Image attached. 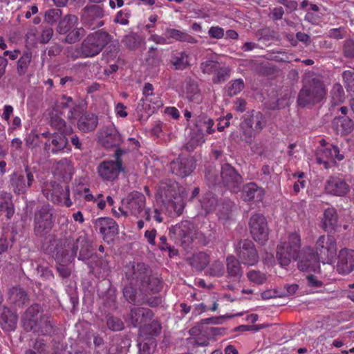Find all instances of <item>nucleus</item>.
<instances>
[{
	"label": "nucleus",
	"mask_w": 354,
	"mask_h": 354,
	"mask_svg": "<svg viewBox=\"0 0 354 354\" xmlns=\"http://www.w3.org/2000/svg\"><path fill=\"white\" fill-rule=\"evenodd\" d=\"M53 211L49 204H44L35 210L33 232L37 237L46 236L53 229Z\"/></svg>",
	"instance_id": "5"
},
{
	"label": "nucleus",
	"mask_w": 354,
	"mask_h": 354,
	"mask_svg": "<svg viewBox=\"0 0 354 354\" xmlns=\"http://www.w3.org/2000/svg\"><path fill=\"white\" fill-rule=\"evenodd\" d=\"M106 325L113 331H120L124 328V323L121 319L114 316L107 317Z\"/></svg>",
	"instance_id": "59"
},
{
	"label": "nucleus",
	"mask_w": 354,
	"mask_h": 354,
	"mask_svg": "<svg viewBox=\"0 0 354 354\" xmlns=\"http://www.w3.org/2000/svg\"><path fill=\"white\" fill-rule=\"evenodd\" d=\"M94 228L103 236L104 239L112 240L118 234V225L111 218L101 217L94 222Z\"/></svg>",
	"instance_id": "20"
},
{
	"label": "nucleus",
	"mask_w": 354,
	"mask_h": 354,
	"mask_svg": "<svg viewBox=\"0 0 354 354\" xmlns=\"http://www.w3.org/2000/svg\"><path fill=\"white\" fill-rule=\"evenodd\" d=\"M78 24V18L73 15H67L58 23L57 32L60 35H66Z\"/></svg>",
	"instance_id": "39"
},
{
	"label": "nucleus",
	"mask_w": 354,
	"mask_h": 354,
	"mask_svg": "<svg viewBox=\"0 0 354 354\" xmlns=\"http://www.w3.org/2000/svg\"><path fill=\"white\" fill-rule=\"evenodd\" d=\"M214 122V120L205 114H201L196 118L195 129L198 131L204 133L205 131L208 134L213 133L215 130L213 128Z\"/></svg>",
	"instance_id": "44"
},
{
	"label": "nucleus",
	"mask_w": 354,
	"mask_h": 354,
	"mask_svg": "<svg viewBox=\"0 0 354 354\" xmlns=\"http://www.w3.org/2000/svg\"><path fill=\"white\" fill-rule=\"evenodd\" d=\"M326 95L325 85L321 78L313 73L308 75L297 96L301 107L319 103Z\"/></svg>",
	"instance_id": "2"
},
{
	"label": "nucleus",
	"mask_w": 354,
	"mask_h": 354,
	"mask_svg": "<svg viewBox=\"0 0 354 354\" xmlns=\"http://www.w3.org/2000/svg\"><path fill=\"white\" fill-rule=\"evenodd\" d=\"M167 211L171 216H180L185 208V202L183 198L178 195L174 198H169L168 201L162 202Z\"/></svg>",
	"instance_id": "35"
},
{
	"label": "nucleus",
	"mask_w": 354,
	"mask_h": 354,
	"mask_svg": "<svg viewBox=\"0 0 354 354\" xmlns=\"http://www.w3.org/2000/svg\"><path fill=\"white\" fill-rule=\"evenodd\" d=\"M226 318L225 316L220 317H212L209 318L203 319L198 322V328L201 331H203L205 328V324H221L223 320Z\"/></svg>",
	"instance_id": "61"
},
{
	"label": "nucleus",
	"mask_w": 354,
	"mask_h": 354,
	"mask_svg": "<svg viewBox=\"0 0 354 354\" xmlns=\"http://www.w3.org/2000/svg\"><path fill=\"white\" fill-rule=\"evenodd\" d=\"M99 139L105 148L118 147L122 142L121 135L112 125L105 127L101 130Z\"/></svg>",
	"instance_id": "23"
},
{
	"label": "nucleus",
	"mask_w": 354,
	"mask_h": 354,
	"mask_svg": "<svg viewBox=\"0 0 354 354\" xmlns=\"http://www.w3.org/2000/svg\"><path fill=\"white\" fill-rule=\"evenodd\" d=\"M54 172L64 180L70 179L73 174L71 162L67 158H62L53 165Z\"/></svg>",
	"instance_id": "38"
},
{
	"label": "nucleus",
	"mask_w": 354,
	"mask_h": 354,
	"mask_svg": "<svg viewBox=\"0 0 354 354\" xmlns=\"http://www.w3.org/2000/svg\"><path fill=\"white\" fill-rule=\"evenodd\" d=\"M190 265L197 270H203L209 263V257L205 252H198L194 254L189 259Z\"/></svg>",
	"instance_id": "48"
},
{
	"label": "nucleus",
	"mask_w": 354,
	"mask_h": 354,
	"mask_svg": "<svg viewBox=\"0 0 354 354\" xmlns=\"http://www.w3.org/2000/svg\"><path fill=\"white\" fill-rule=\"evenodd\" d=\"M79 256L78 259L82 261L93 259L94 248L92 243L86 235H80L77 237Z\"/></svg>",
	"instance_id": "34"
},
{
	"label": "nucleus",
	"mask_w": 354,
	"mask_h": 354,
	"mask_svg": "<svg viewBox=\"0 0 354 354\" xmlns=\"http://www.w3.org/2000/svg\"><path fill=\"white\" fill-rule=\"evenodd\" d=\"M0 212L6 213V217L10 218L14 213V205L10 194H5L0 197Z\"/></svg>",
	"instance_id": "51"
},
{
	"label": "nucleus",
	"mask_w": 354,
	"mask_h": 354,
	"mask_svg": "<svg viewBox=\"0 0 354 354\" xmlns=\"http://www.w3.org/2000/svg\"><path fill=\"white\" fill-rule=\"evenodd\" d=\"M178 184L173 180L166 179L160 182L157 196L162 203L179 195Z\"/></svg>",
	"instance_id": "25"
},
{
	"label": "nucleus",
	"mask_w": 354,
	"mask_h": 354,
	"mask_svg": "<svg viewBox=\"0 0 354 354\" xmlns=\"http://www.w3.org/2000/svg\"><path fill=\"white\" fill-rule=\"evenodd\" d=\"M112 37L109 32L102 30L89 33L82 41L79 48H71L76 53L72 54L74 58L77 57H93L103 50V48L111 41Z\"/></svg>",
	"instance_id": "3"
},
{
	"label": "nucleus",
	"mask_w": 354,
	"mask_h": 354,
	"mask_svg": "<svg viewBox=\"0 0 354 354\" xmlns=\"http://www.w3.org/2000/svg\"><path fill=\"white\" fill-rule=\"evenodd\" d=\"M135 285H131L129 283L125 285L123 288V295L126 300L133 305H143L145 290L141 291V286H139V290L134 287Z\"/></svg>",
	"instance_id": "28"
},
{
	"label": "nucleus",
	"mask_w": 354,
	"mask_h": 354,
	"mask_svg": "<svg viewBox=\"0 0 354 354\" xmlns=\"http://www.w3.org/2000/svg\"><path fill=\"white\" fill-rule=\"evenodd\" d=\"M244 82L242 79H236L231 82L227 87L226 93L228 96H234L239 93L244 88Z\"/></svg>",
	"instance_id": "55"
},
{
	"label": "nucleus",
	"mask_w": 354,
	"mask_h": 354,
	"mask_svg": "<svg viewBox=\"0 0 354 354\" xmlns=\"http://www.w3.org/2000/svg\"><path fill=\"white\" fill-rule=\"evenodd\" d=\"M263 195V189L254 183H248L243 187L242 197L245 201H260L262 200Z\"/></svg>",
	"instance_id": "32"
},
{
	"label": "nucleus",
	"mask_w": 354,
	"mask_h": 354,
	"mask_svg": "<svg viewBox=\"0 0 354 354\" xmlns=\"http://www.w3.org/2000/svg\"><path fill=\"white\" fill-rule=\"evenodd\" d=\"M205 141L204 133L193 129L191 132L190 140L185 145V147L189 151H192L196 147L201 145Z\"/></svg>",
	"instance_id": "50"
},
{
	"label": "nucleus",
	"mask_w": 354,
	"mask_h": 354,
	"mask_svg": "<svg viewBox=\"0 0 354 354\" xmlns=\"http://www.w3.org/2000/svg\"><path fill=\"white\" fill-rule=\"evenodd\" d=\"M77 237L68 236L59 241L56 247V259L64 263L72 262L78 251Z\"/></svg>",
	"instance_id": "10"
},
{
	"label": "nucleus",
	"mask_w": 354,
	"mask_h": 354,
	"mask_svg": "<svg viewBox=\"0 0 354 354\" xmlns=\"http://www.w3.org/2000/svg\"><path fill=\"white\" fill-rule=\"evenodd\" d=\"M342 52L345 57L354 59V40L346 39L342 46Z\"/></svg>",
	"instance_id": "60"
},
{
	"label": "nucleus",
	"mask_w": 354,
	"mask_h": 354,
	"mask_svg": "<svg viewBox=\"0 0 354 354\" xmlns=\"http://www.w3.org/2000/svg\"><path fill=\"white\" fill-rule=\"evenodd\" d=\"M300 236L296 233H290L288 241L281 243L277 246V259L281 266H287L292 260H296L299 257L301 248Z\"/></svg>",
	"instance_id": "4"
},
{
	"label": "nucleus",
	"mask_w": 354,
	"mask_h": 354,
	"mask_svg": "<svg viewBox=\"0 0 354 354\" xmlns=\"http://www.w3.org/2000/svg\"><path fill=\"white\" fill-rule=\"evenodd\" d=\"M42 192L48 201L55 204H59L64 201L66 206L70 207L72 205L68 185L63 186L55 181H47L43 186Z\"/></svg>",
	"instance_id": "6"
},
{
	"label": "nucleus",
	"mask_w": 354,
	"mask_h": 354,
	"mask_svg": "<svg viewBox=\"0 0 354 354\" xmlns=\"http://www.w3.org/2000/svg\"><path fill=\"white\" fill-rule=\"evenodd\" d=\"M34 182L33 169L28 165L24 170L15 171L10 176V187L17 194L26 193Z\"/></svg>",
	"instance_id": "7"
},
{
	"label": "nucleus",
	"mask_w": 354,
	"mask_h": 354,
	"mask_svg": "<svg viewBox=\"0 0 354 354\" xmlns=\"http://www.w3.org/2000/svg\"><path fill=\"white\" fill-rule=\"evenodd\" d=\"M18 320L17 315L5 308L0 315V323L7 330H12L15 328Z\"/></svg>",
	"instance_id": "43"
},
{
	"label": "nucleus",
	"mask_w": 354,
	"mask_h": 354,
	"mask_svg": "<svg viewBox=\"0 0 354 354\" xmlns=\"http://www.w3.org/2000/svg\"><path fill=\"white\" fill-rule=\"evenodd\" d=\"M265 126V117L259 111H252L250 114L246 115L241 124V128L250 127L257 133L260 132Z\"/></svg>",
	"instance_id": "27"
},
{
	"label": "nucleus",
	"mask_w": 354,
	"mask_h": 354,
	"mask_svg": "<svg viewBox=\"0 0 354 354\" xmlns=\"http://www.w3.org/2000/svg\"><path fill=\"white\" fill-rule=\"evenodd\" d=\"M122 203V207L119 208L122 215L127 216L131 214L138 217L145 209L146 198L142 193L134 191L124 198Z\"/></svg>",
	"instance_id": "9"
},
{
	"label": "nucleus",
	"mask_w": 354,
	"mask_h": 354,
	"mask_svg": "<svg viewBox=\"0 0 354 354\" xmlns=\"http://www.w3.org/2000/svg\"><path fill=\"white\" fill-rule=\"evenodd\" d=\"M49 124L52 128L57 130L60 133L71 134L72 127L67 125L66 121L59 115L57 111L50 114Z\"/></svg>",
	"instance_id": "36"
},
{
	"label": "nucleus",
	"mask_w": 354,
	"mask_h": 354,
	"mask_svg": "<svg viewBox=\"0 0 354 354\" xmlns=\"http://www.w3.org/2000/svg\"><path fill=\"white\" fill-rule=\"evenodd\" d=\"M32 62V53L24 51L17 63V73L19 76H24L29 71Z\"/></svg>",
	"instance_id": "47"
},
{
	"label": "nucleus",
	"mask_w": 354,
	"mask_h": 354,
	"mask_svg": "<svg viewBox=\"0 0 354 354\" xmlns=\"http://www.w3.org/2000/svg\"><path fill=\"white\" fill-rule=\"evenodd\" d=\"M98 124V117L92 113H85L77 121L78 129L84 133L94 131Z\"/></svg>",
	"instance_id": "30"
},
{
	"label": "nucleus",
	"mask_w": 354,
	"mask_h": 354,
	"mask_svg": "<svg viewBox=\"0 0 354 354\" xmlns=\"http://www.w3.org/2000/svg\"><path fill=\"white\" fill-rule=\"evenodd\" d=\"M124 170L122 160H104L97 167L99 176L104 180L113 181Z\"/></svg>",
	"instance_id": "18"
},
{
	"label": "nucleus",
	"mask_w": 354,
	"mask_h": 354,
	"mask_svg": "<svg viewBox=\"0 0 354 354\" xmlns=\"http://www.w3.org/2000/svg\"><path fill=\"white\" fill-rule=\"evenodd\" d=\"M103 17V9L99 6L91 5L82 10L81 19L85 26L95 29L104 25V21L101 20Z\"/></svg>",
	"instance_id": "16"
},
{
	"label": "nucleus",
	"mask_w": 354,
	"mask_h": 354,
	"mask_svg": "<svg viewBox=\"0 0 354 354\" xmlns=\"http://www.w3.org/2000/svg\"><path fill=\"white\" fill-rule=\"evenodd\" d=\"M325 189L328 194L343 196L349 192L350 187L342 178L330 176L326 182Z\"/></svg>",
	"instance_id": "26"
},
{
	"label": "nucleus",
	"mask_w": 354,
	"mask_h": 354,
	"mask_svg": "<svg viewBox=\"0 0 354 354\" xmlns=\"http://www.w3.org/2000/svg\"><path fill=\"white\" fill-rule=\"evenodd\" d=\"M193 224L188 221H182L169 229L171 238L187 248L192 241Z\"/></svg>",
	"instance_id": "15"
},
{
	"label": "nucleus",
	"mask_w": 354,
	"mask_h": 354,
	"mask_svg": "<svg viewBox=\"0 0 354 354\" xmlns=\"http://www.w3.org/2000/svg\"><path fill=\"white\" fill-rule=\"evenodd\" d=\"M186 95L190 101H199L200 93L197 83L192 80L189 79L186 81L185 86Z\"/></svg>",
	"instance_id": "52"
},
{
	"label": "nucleus",
	"mask_w": 354,
	"mask_h": 354,
	"mask_svg": "<svg viewBox=\"0 0 354 354\" xmlns=\"http://www.w3.org/2000/svg\"><path fill=\"white\" fill-rule=\"evenodd\" d=\"M125 278L131 285L141 286V291L158 292L161 281L151 275V270L144 263L129 262L125 267Z\"/></svg>",
	"instance_id": "1"
},
{
	"label": "nucleus",
	"mask_w": 354,
	"mask_h": 354,
	"mask_svg": "<svg viewBox=\"0 0 354 354\" xmlns=\"http://www.w3.org/2000/svg\"><path fill=\"white\" fill-rule=\"evenodd\" d=\"M122 43L129 50H137L145 44V39L136 32H130L126 35L122 40Z\"/></svg>",
	"instance_id": "46"
},
{
	"label": "nucleus",
	"mask_w": 354,
	"mask_h": 354,
	"mask_svg": "<svg viewBox=\"0 0 354 354\" xmlns=\"http://www.w3.org/2000/svg\"><path fill=\"white\" fill-rule=\"evenodd\" d=\"M201 210L204 214L213 212L218 205V198L212 192L205 193L199 201Z\"/></svg>",
	"instance_id": "41"
},
{
	"label": "nucleus",
	"mask_w": 354,
	"mask_h": 354,
	"mask_svg": "<svg viewBox=\"0 0 354 354\" xmlns=\"http://www.w3.org/2000/svg\"><path fill=\"white\" fill-rule=\"evenodd\" d=\"M67 134L54 133L44 143V149L47 153L58 154L65 151H71L66 138Z\"/></svg>",
	"instance_id": "17"
},
{
	"label": "nucleus",
	"mask_w": 354,
	"mask_h": 354,
	"mask_svg": "<svg viewBox=\"0 0 354 354\" xmlns=\"http://www.w3.org/2000/svg\"><path fill=\"white\" fill-rule=\"evenodd\" d=\"M250 233L254 240L264 244L268 239L269 229L265 216L261 214H254L249 222Z\"/></svg>",
	"instance_id": "12"
},
{
	"label": "nucleus",
	"mask_w": 354,
	"mask_h": 354,
	"mask_svg": "<svg viewBox=\"0 0 354 354\" xmlns=\"http://www.w3.org/2000/svg\"><path fill=\"white\" fill-rule=\"evenodd\" d=\"M342 78L346 91L354 94V71L351 70L344 71Z\"/></svg>",
	"instance_id": "57"
},
{
	"label": "nucleus",
	"mask_w": 354,
	"mask_h": 354,
	"mask_svg": "<svg viewBox=\"0 0 354 354\" xmlns=\"http://www.w3.org/2000/svg\"><path fill=\"white\" fill-rule=\"evenodd\" d=\"M153 312L147 308L131 307L129 311L124 316L125 322L133 328L140 327L152 320Z\"/></svg>",
	"instance_id": "14"
},
{
	"label": "nucleus",
	"mask_w": 354,
	"mask_h": 354,
	"mask_svg": "<svg viewBox=\"0 0 354 354\" xmlns=\"http://www.w3.org/2000/svg\"><path fill=\"white\" fill-rule=\"evenodd\" d=\"M90 271L95 276L100 277L106 275L110 270V266L106 260L102 257L95 256L88 263Z\"/></svg>",
	"instance_id": "33"
},
{
	"label": "nucleus",
	"mask_w": 354,
	"mask_h": 354,
	"mask_svg": "<svg viewBox=\"0 0 354 354\" xmlns=\"http://www.w3.org/2000/svg\"><path fill=\"white\" fill-rule=\"evenodd\" d=\"M315 252L321 258L322 261H332L337 254V241L332 236H320L315 243Z\"/></svg>",
	"instance_id": "11"
},
{
	"label": "nucleus",
	"mask_w": 354,
	"mask_h": 354,
	"mask_svg": "<svg viewBox=\"0 0 354 354\" xmlns=\"http://www.w3.org/2000/svg\"><path fill=\"white\" fill-rule=\"evenodd\" d=\"M337 159L342 160L344 159V156L339 153V148L337 146L331 145L330 147H327L322 149L317 157V161L319 164H324L325 168L328 167V161L327 160Z\"/></svg>",
	"instance_id": "31"
},
{
	"label": "nucleus",
	"mask_w": 354,
	"mask_h": 354,
	"mask_svg": "<svg viewBox=\"0 0 354 354\" xmlns=\"http://www.w3.org/2000/svg\"><path fill=\"white\" fill-rule=\"evenodd\" d=\"M161 325L158 320H152L151 322L147 325H145L144 330L147 331V333L152 336H157L160 333L161 331Z\"/></svg>",
	"instance_id": "62"
},
{
	"label": "nucleus",
	"mask_w": 354,
	"mask_h": 354,
	"mask_svg": "<svg viewBox=\"0 0 354 354\" xmlns=\"http://www.w3.org/2000/svg\"><path fill=\"white\" fill-rule=\"evenodd\" d=\"M336 269L341 274H348L354 270V250L343 248L337 256Z\"/></svg>",
	"instance_id": "22"
},
{
	"label": "nucleus",
	"mask_w": 354,
	"mask_h": 354,
	"mask_svg": "<svg viewBox=\"0 0 354 354\" xmlns=\"http://www.w3.org/2000/svg\"><path fill=\"white\" fill-rule=\"evenodd\" d=\"M241 261L233 255L226 258L227 277L234 281H239L243 276Z\"/></svg>",
	"instance_id": "29"
},
{
	"label": "nucleus",
	"mask_w": 354,
	"mask_h": 354,
	"mask_svg": "<svg viewBox=\"0 0 354 354\" xmlns=\"http://www.w3.org/2000/svg\"><path fill=\"white\" fill-rule=\"evenodd\" d=\"M170 62L176 70H184L189 66V55L185 52L173 53Z\"/></svg>",
	"instance_id": "49"
},
{
	"label": "nucleus",
	"mask_w": 354,
	"mask_h": 354,
	"mask_svg": "<svg viewBox=\"0 0 354 354\" xmlns=\"http://www.w3.org/2000/svg\"><path fill=\"white\" fill-rule=\"evenodd\" d=\"M61 16L62 11L60 9H50L45 12L44 21L50 25H53L59 19Z\"/></svg>",
	"instance_id": "58"
},
{
	"label": "nucleus",
	"mask_w": 354,
	"mask_h": 354,
	"mask_svg": "<svg viewBox=\"0 0 354 354\" xmlns=\"http://www.w3.org/2000/svg\"><path fill=\"white\" fill-rule=\"evenodd\" d=\"M220 65V63L216 60L207 59L201 63L200 69L205 74L214 75L216 71L219 70Z\"/></svg>",
	"instance_id": "54"
},
{
	"label": "nucleus",
	"mask_w": 354,
	"mask_h": 354,
	"mask_svg": "<svg viewBox=\"0 0 354 354\" xmlns=\"http://www.w3.org/2000/svg\"><path fill=\"white\" fill-rule=\"evenodd\" d=\"M321 258L311 248L304 249L302 257L298 263V268L301 271L317 272L320 270Z\"/></svg>",
	"instance_id": "19"
},
{
	"label": "nucleus",
	"mask_w": 354,
	"mask_h": 354,
	"mask_svg": "<svg viewBox=\"0 0 354 354\" xmlns=\"http://www.w3.org/2000/svg\"><path fill=\"white\" fill-rule=\"evenodd\" d=\"M8 294L10 303L17 307H22L28 301L26 292L21 288L12 287Z\"/></svg>",
	"instance_id": "37"
},
{
	"label": "nucleus",
	"mask_w": 354,
	"mask_h": 354,
	"mask_svg": "<svg viewBox=\"0 0 354 354\" xmlns=\"http://www.w3.org/2000/svg\"><path fill=\"white\" fill-rule=\"evenodd\" d=\"M337 211L333 207L327 208L324 213L323 227L326 232H330L337 226Z\"/></svg>",
	"instance_id": "42"
},
{
	"label": "nucleus",
	"mask_w": 354,
	"mask_h": 354,
	"mask_svg": "<svg viewBox=\"0 0 354 354\" xmlns=\"http://www.w3.org/2000/svg\"><path fill=\"white\" fill-rule=\"evenodd\" d=\"M37 326L39 328H37L35 330H30V332H32L37 335H50L53 333V326L52 320L50 316L48 314L44 313L42 315V317L39 319L37 322Z\"/></svg>",
	"instance_id": "45"
},
{
	"label": "nucleus",
	"mask_w": 354,
	"mask_h": 354,
	"mask_svg": "<svg viewBox=\"0 0 354 354\" xmlns=\"http://www.w3.org/2000/svg\"><path fill=\"white\" fill-rule=\"evenodd\" d=\"M44 310L40 305L35 304L27 308L22 317V322L24 329L26 331L35 330L39 329L37 322L42 317Z\"/></svg>",
	"instance_id": "21"
},
{
	"label": "nucleus",
	"mask_w": 354,
	"mask_h": 354,
	"mask_svg": "<svg viewBox=\"0 0 354 354\" xmlns=\"http://www.w3.org/2000/svg\"><path fill=\"white\" fill-rule=\"evenodd\" d=\"M194 169V162L192 158L179 157L170 163L171 171L181 178L189 176Z\"/></svg>",
	"instance_id": "24"
},
{
	"label": "nucleus",
	"mask_w": 354,
	"mask_h": 354,
	"mask_svg": "<svg viewBox=\"0 0 354 354\" xmlns=\"http://www.w3.org/2000/svg\"><path fill=\"white\" fill-rule=\"evenodd\" d=\"M234 248L237 258L243 264L254 266L259 261V254L252 241L239 239L234 243Z\"/></svg>",
	"instance_id": "8"
},
{
	"label": "nucleus",
	"mask_w": 354,
	"mask_h": 354,
	"mask_svg": "<svg viewBox=\"0 0 354 354\" xmlns=\"http://www.w3.org/2000/svg\"><path fill=\"white\" fill-rule=\"evenodd\" d=\"M250 281L257 284H263L266 281V276L260 271L251 270L247 274Z\"/></svg>",
	"instance_id": "63"
},
{
	"label": "nucleus",
	"mask_w": 354,
	"mask_h": 354,
	"mask_svg": "<svg viewBox=\"0 0 354 354\" xmlns=\"http://www.w3.org/2000/svg\"><path fill=\"white\" fill-rule=\"evenodd\" d=\"M165 35L168 39H174L181 42L196 44L198 40L185 32L175 28H166Z\"/></svg>",
	"instance_id": "40"
},
{
	"label": "nucleus",
	"mask_w": 354,
	"mask_h": 354,
	"mask_svg": "<svg viewBox=\"0 0 354 354\" xmlns=\"http://www.w3.org/2000/svg\"><path fill=\"white\" fill-rule=\"evenodd\" d=\"M40 136L35 133H30L26 139V145L30 149L39 147L41 144Z\"/></svg>",
	"instance_id": "64"
},
{
	"label": "nucleus",
	"mask_w": 354,
	"mask_h": 354,
	"mask_svg": "<svg viewBox=\"0 0 354 354\" xmlns=\"http://www.w3.org/2000/svg\"><path fill=\"white\" fill-rule=\"evenodd\" d=\"M231 70L228 67L219 66V70L216 71L212 77L214 84H220L225 82L230 76Z\"/></svg>",
	"instance_id": "56"
},
{
	"label": "nucleus",
	"mask_w": 354,
	"mask_h": 354,
	"mask_svg": "<svg viewBox=\"0 0 354 354\" xmlns=\"http://www.w3.org/2000/svg\"><path fill=\"white\" fill-rule=\"evenodd\" d=\"M221 182L232 192L236 193L241 189L243 178L235 168L229 163H225L221 166Z\"/></svg>",
	"instance_id": "13"
},
{
	"label": "nucleus",
	"mask_w": 354,
	"mask_h": 354,
	"mask_svg": "<svg viewBox=\"0 0 354 354\" xmlns=\"http://www.w3.org/2000/svg\"><path fill=\"white\" fill-rule=\"evenodd\" d=\"M85 34L86 31L82 27L77 28L76 26L66 34L64 42L70 44H75L79 41Z\"/></svg>",
	"instance_id": "53"
}]
</instances>
